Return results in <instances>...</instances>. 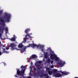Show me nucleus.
Returning a JSON list of instances; mask_svg holds the SVG:
<instances>
[{
    "mask_svg": "<svg viewBox=\"0 0 78 78\" xmlns=\"http://www.w3.org/2000/svg\"><path fill=\"white\" fill-rule=\"evenodd\" d=\"M50 58L52 60L55 59L56 61H58V64L59 67H62L64 66V64H66V62L59 60V58L57 56L54 52L52 51L51 49H50Z\"/></svg>",
    "mask_w": 78,
    "mask_h": 78,
    "instance_id": "nucleus-1",
    "label": "nucleus"
},
{
    "mask_svg": "<svg viewBox=\"0 0 78 78\" xmlns=\"http://www.w3.org/2000/svg\"><path fill=\"white\" fill-rule=\"evenodd\" d=\"M5 16L3 18L5 19V21L6 22H9L10 19H11V15L5 13Z\"/></svg>",
    "mask_w": 78,
    "mask_h": 78,
    "instance_id": "nucleus-2",
    "label": "nucleus"
},
{
    "mask_svg": "<svg viewBox=\"0 0 78 78\" xmlns=\"http://www.w3.org/2000/svg\"><path fill=\"white\" fill-rule=\"evenodd\" d=\"M30 47V44L29 45L27 46H25L23 49H21L20 50L19 49H17V50H20V51H21V53H23L24 51H26V49H27V48H28V47Z\"/></svg>",
    "mask_w": 78,
    "mask_h": 78,
    "instance_id": "nucleus-3",
    "label": "nucleus"
},
{
    "mask_svg": "<svg viewBox=\"0 0 78 78\" xmlns=\"http://www.w3.org/2000/svg\"><path fill=\"white\" fill-rule=\"evenodd\" d=\"M46 71L48 72L49 75H52V73H53L52 72L50 71V70H51V69L50 68L46 67Z\"/></svg>",
    "mask_w": 78,
    "mask_h": 78,
    "instance_id": "nucleus-4",
    "label": "nucleus"
},
{
    "mask_svg": "<svg viewBox=\"0 0 78 78\" xmlns=\"http://www.w3.org/2000/svg\"><path fill=\"white\" fill-rule=\"evenodd\" d=\"M10 46L12 50H14L16 47V44L15 43H11L10 44Z\"/></svg>",
    "mask_w": 78,
    "mask_h": 78,
    "instance_id": "nucleus-5",
    "label": "nucleus"
},
{
    "mask_svg": "<svg viewBox=\"0 0 78 78\" xmlns=\"http://www.w3.org/2000/svg\"><path fill=\"white\" fill-rule=\"evenodd\" d=\"M36 58H37V55H36L33 54L30 57L29 59L31 60V59H36Z\"/></svg>",
    "mask_w": 78,
    "mask_h": 78,
    "instance_id": "nucleus-6",
    "label": "nucleus"
},
{
    "mask_svg": "<svg viewBox=\"0 0 78 78\" xmlns=\"http://www.w3.org/2000/svg\"><path fill=\"white\" fill-rule=\"evenodd\" d=\"M30 37V38H31V37H32L30 35V34H28L26 35L25 38V39L24 40L25 42H26V40H27V39H29V38Z\"/></svg>",
    "mask_w": 78,
    "mask_h": 78,
    "instance_id": "nucleus-7",
    "label": "nucleus"
},
{
    "mask_svg": "<svg viewBox=\"0 0 78 78\" xmlns=\"http://www.w3.org/2000/svg\"><path fill=\"white\" fill-rule=\"evenodd\" d=\"M30 47H37L38 48L40 47H41V45H37L34 44H29Z\"/></svg>",
    "mask_w": 78,
    "mask_h": 78,
    "instance_id": "nucleus-8",
    "label": "nucleus"
},
{
    "mask_svg": "<svg viewBox=\"0 0 78 78\" xmlns=\"http://www.w3.org/2000/svg\"><path fill=\"white\" fill-rule=\"evenodd\" d=\"M41 74H42L40 75V77H43V76H45L46 78H49V76H48V74H45L43 73H41Z\"/></svg>",
    "mask_w": 78,
    "mask_h": 78,
    "instance_id": "nucleus-9",
    "label": "nucleus"
},
{
    "mask_svg": "<svg viewBox=\"0 0 78 78\" xmlns=\"http://www.w3.org/2000/svg\"><path fill=\"white\" fill-rule=\"evenodd\" d=\"M54 76L55 77L59 78L62 76V74H61L60 73H57L54 74Z\"/></svg>",
    "mask_w": 78,
    "mask_h": 78,
    "instance_id": "nucleus-10",
    "label": "nucleus"
},
{
    "mask_svg": "<svg viewBox=\"0 0 78 78\" xmlns=\"http://www.w3.org/2000/svg\"><path fill=\"white\" fill-rule=\"evenodd\" d=\"M0 22L1 23H2V24H1L2 25L5 26V20L4 19L0 18Z\"/></svg>",
    "mask_w": 78,
    "mask_h": 78,
    "instance_id": "nucleus-11",
    "label": "nucleus"
},
{
    "mask_svg": "<svg viewBox=\"0 0 78 78\" xmlns=\"http://www.w3.org/2000/svg\"><path fill=\"white\" fill-rule=\"evenodd\" d=\"M13 36L14 37H12L10 39V41H16V37L15 35H14Z\"/></svg>",
    "mask_w": 78,
    "mask_h": 78,
    "instance_id": "nucleus-12",
    "label": "nucleus"
},
{
    "mask_svg": "<svg viewBox=\"0 0 78 78\" xmlns=\"http://www.w3.org/2000/svg\"><path fill=\"white\" fill-rule=\"evenodd\" d=\"M0 31H2V33L3 32V31L5 30V27H2V26H0Z\"/></svg>",
    "mask_w": 78,
    "mask_h": 78,
    "instance_id": "nucleus-13",
    "label": "nucleus"
},
{
    "mask_svg": "<svg viewBox=\"0 0 78 78\" xmlns=\"http://www.w3.org/2000/svg\"><path fill=\"white\" fill-rule=\"evenodd\" d=\"M44 58L45 59H47L48 58V52H47L44 53Z\"/></svg>",
    "mask_w": 78,
    "mask_h": 78,
    "instance_id": "nucleus-14",
    "label": "nucleus"
},
{
    "mask_svg": "<svg viewBox=\"0 0 78 78\" xmlns=\"http://www.w3.org/2000/svg\"><path fill=\"white\" fill-rule=\"evenodd\" d=\"M30 30H31L30 28L27 29L25 30V32L26 34H28V32L30 31Z\"/></svg>",
    "mask_w": 78,
    "mask_h": 78,
    "instance_id": "nucleus-15",
    "label": "nucleus"
},
{
    "mask_svg": "<svg viewBox=\"0 0 78 78\" xmlns=\"http://www.w3.org/2000/svg\"><path fill=\"white\" fill-rule=\"evenodd\" d=\"M62 75H68L69 74V72H62Z\"/></svg>",
    "mask_w": 78,
    "mask_h": 78,
    "instance_id": "nucleus-16",
    "label": "nucleus"
},
{
    "mask_svg": "<svg viewBox=\"0 0 78 78\" xmlns=\"http://www.w3.org/2000/svg\"><path fill=\"white\" fill-rule=\"evenodd\" d=\"M52 72L53 73H57L58 72V70H57L56 69H54L52 70Z\"/></svg>",
    "mask_w": 78,
    "mask_h": 78,
    "instance_id": "nucleus-17",
    "label": "nucleus"
},
{
    "mask_svg": "<svg viewBox=\"0 0 78 78\" xmlns=\"http://www.w3.org/2000/svg\"><path fill=\"white\" fill-rule=\"evenodd\" d=\"M23 45L22 44H20L18 45V47L20 48H22L23 47Z\"/></svg>",
    "mask_w": 78,
    "mask_h": 78,
    "instance_id": "nucleus-18",
    "label": "nucleus"
},
{
    "mask_svg": "<svg viewBox=\"0 0 78 78\" xmlns=\"http://www.w3.org/2000/svg\"><path fill=\"white\" fill-rule=\"evenodd\" d=\"M3 49V53H8V52L5 51V48H2Z\"/></svg>",
    "mask_w": 78,
    "mask_h": 78,
    "instance_id": "nucleus-19",
    "label": "nucleus"
},
{
    "mask_svg": "<svg viewBox=\"0 0 78 78\" xmlns=\"http://www.w3.org/2000/svg\"><path fill=\"white\" fill-rule=\"evenodd\" d=\"M50 61H51V59H50L48 58L46 62L48 64H50Z\"/></svg>",
    "mask_w": 78,
    "mask_h": 78,
    "instance_id": "nucleus-20",
    "label": "nucleus"
},
{
    "mask_svg": "<svg viewBox=\"0 0 78 78\" xmlns=\"http://www.w3.org/2000/svg\"><path fill=\"white\" fill-rule=\"evenodd\" d=\"M5 31L6 32V33L8 32V28L7 27H6L5 28Z\"/></svg>",
    "mask_w": 78,
    "mask_h": 78,
    "instance_id": "nucleus-21",
    "label": "nucleus"
},
{
    "mask_svg": "<svg viewBox=\"0 0 78 78\" xmlns=\"http://www.w3.org/2000/svg\"><path fill=\"white\" fill-rule=\"evenodd\" d=\"M2 13H3V11L2 10L0 11V15L2 14Z\"/></svg>",
    "mask_w": 78,
    "mask_h": 78,
    "instance_id": "nucleus-22",
    "label": "nucleus"
},
{
    "mask_svg": "<svg viewBox=\"0 0 78 78\" xmlns=\"http://www.w3.org/2000/svg\"><path fill=\"white\" fill-rule=\"evenodd\" d=\"M38 64H41V63H42V61H38Z\"/></svg>",
    "mask_w": 78,
    "mask_h": 78,
    "instance_id": "nucleus-23",
    "label": "nucleus"
},
{
    "mask_svg": "<svg viewBox=\"0 0 78 78\" xmlns=\"http://www.w3.org/2000/svg\"><path fill=\"white\" fill-rule=\"evenodd\" d=\"M50 62L51 64H52V63H53V60H51L50 61Z\"/></svg>",
    "mask_w": 78,
    "mask_h": 78,
    "instance_id": "nucleus-24",
    "label": "nucleus"
},
{
    "mask_svg": "<svg viewBox=\"0 0 78 78\" xmlns=\"http://www.w3.org/2000/svg\"><path fill=\"white\" fill-rule=\"evenodd\" d=\"M53 67H54V66L53 65H51V68H53Z\"/></svg>",
    "mask_w": 78,
    "mask_h": 78,
    "instance_id": "nucleus-25",
    "label": "nucleus"
},
{
    "mask_svg": "<svg viewBox=\"0 0 78 78\" xmlns=\"http://www.w3.org/2000/svg\"><path fill=\"white\" fill-rule=\"evenodd\" d=\"M37 70H40V69H41V67H38V68H37Z\"/></svg>",
    "mask_w": 78,
    "mask_h": 78,
    "instance_id": "nucleus-26",
    "label": "nucleus"
},
{
    "mask_svg": "<svg viewBox=\"0 0 78 78\" xmlns=\"http://www.w3.org/2000/svg\"><path fill=\"white\" fill-rule=\"evenodd\" d=\"M37 74L38 75H39V76H40V72L37 73Z\"/></svg>",
    "mask_w": 78,
    "mask_h": 78,
    "instance_id": "nucleus-27",
    "label": "nucleus"
},
{
    "mask_svg": "<svg viewBox=\"0 0 78 78\" xmlns=\"http://www.w3.org/2000/svg\"><path fill=\"white\" fill-rule=\"evenodd\" d=\"M40 47H42V48H44V46H42V45H40Z\"/></svg>",
    "mask_w": 78,
    "mask_h": 78,
    "instance_id": "nucleus-28",
    "label": "nucleus"
},
{
    "mask_svg": "<svg viewBox=\"0 0 78 78\" xmlns=\"http://www.w3.org/2000/svg\"><path fill=\"white\" fill-rule=\"evenodd\" d=\"M36 70H37L36 68H34V70L35 71H36Z\"/></svg>",
    "mask_w": 78,
    "mask_h": 78,
    "instance_id": "nucleus-29",
    "label": "nucleus"
},
{
    "mask_svg": "<svg viewBox=\"0 0 78 78\" xmlns=\"http://www.w3.org/2000/svg\"><path fill=\"white\" fill-rule=\"evenodd\" d=\"M37 67H37H39V66H40V65H39V64H37V65H36Z\"/></svg>",
    "mask_w": 78,
    "mask_h": 78,
    "instance_id": "nucleus-30",
    "label": "nucleus"
},
{
    "mask_svg": "<svg viewBox=\"0 0 78 78\" xmlns=\"http://www.w3.org/2000/svg\"><path fill=\"white\" fill-rule=\"evenodd\" d=\"M2 55V52L1 51H0V55Z\"/></svg>",
    "mask_w": 78,
    "mask_h": 78,
    "instance_id": "nucleus-31",
    "label": "nucleus"
},
{
    "mask_svg": "<svg viewBox=\"0 0 78 78\" xmlns=\"http://www.w3.org/2000/svg\"><path fill=\"white\" fill-rule=\"evenodd\" d=\"M9 47H7L6 48V50H9Z\"/></svg>",
    "mask_w": 78,
    "mask_h": 78,
    "instance_id": "nucleus-32",
    "label": "nucleus"
},
{
    "mask_svg": "<svg viewBox=\"0 0 78 78\" xmlns=\"http://www.w3.org/2000/svg\"><path fill=\"white\" fill-rule=\"evenodd\" d=\"M34 75H37V74H36V73H34Z\"/></svg>",
    "mask_w": 78,
    "mask_h": 78,
    "instance_id": "nucleus-33",
    "label": "nucleus"
},
{
    "mask_svg": "<svg viewBox=\"0 0 78 78\" xmlns=\"http://www.w3.org/2000/svg\"><path fill=\"white\" fill-rule=\"evenodd\" d=\"M29 34V36H30V35H32L33 34H32V33H31L30 34Z\"/></svg>",
    "mask_w": 78,
    "mask_h": 78,
    "instance_id": "nucleus-34",
    "label": "nucleus"
},
{
    "mask_svg": "<svg viewBox=\"0 0 78 78\" xmlns=\"http://www.w3.org/2000/svg\"><path fill=\"white\" fill-rule=\"evenodd\" d=\"M27 78H31V76H29L27 77Z\"/></svg>",
    "mask_w": 78,
    "mask_h": 78,
    "instance_id": "nucleus-35",
    "label": "nucleus"
},
{
    "mask_svg": "<svg viewBox=\"0 0 78 78\" xmlns=\"http://www.w3.org/2000/svg\"><path fill=\"white\" fill-rule=\"evenodd\" d=\"M41 51H44V49H41Z\"/></svg>",
    "mask_w": 78,
    "mask_h": 78,
    "instance_id": "nucleus-36",
    "label": "nucleus"
},
{
    "mask_svg": "<svg viewBox=\"0 0 78 78\" xmlns=\"http://www.w3.org/2000/svg\"><path fill=\"white\" fill-rule=\"evenodd\" d=\"M2 34H0V37H1L2 36Z\"/></svg>",
    "mask_w": 78,
    "mask_h": 78,
    "instance_id": "nucleus-37",
    "label": "nucleus"
},
{
    "mask_svg": "<svg viewBox=\"0 0 78 78\" xmlns=\"http://www.w3.org/2000/svg\"><path fill=\"white\" fill-rule=\"evenodd\" d=\"M3 45H0V47L1 48L2 47V46Z\"/></svg>",
    "mask_w": 78,
    "mask_h": 78,
    "instance_id": "nucleus-38",
    "label": "nucleus"
},
{
    "mask_svg": "<svg viewBox=\"0 0 78 78\" xmlns=\"http://www.w3.org/2000/svg\"><path fill=\"white\" fill-rule=\"evenodd\" d=\"M1 45V42H0V45Z\"/></svg>",
    "mask_w": 78,
    "mask_h": 78,
    "instance_id": "nucleus-39",
    "label": "nucleus"
},
{
    "mask_svg": "<svg viewBox=\"0 0 78 78\" xmlns=\"http://www.w3.org/2000/svg\"><path fill=\"white\" fill-rule=\"evenodd\" d=\"M6 65V64L5 63H4V66H5Z\"/></svg>",
    "mask_w": 78,
    "mask_h": 78,
    "instance_id": "nucleus-40",
    "label": "nucleus"
},
{
    "mask_svg": "<svg viewBox=\"0 0 78 78\" xmlns=\"http://www.w3.org/2000/svg\"><path fill=\"white\" fill-rule=\"evenodd\" d=\"M16 42V43H17V42Z\"/></svg>",
    "mask_w": 78,
    "mask_h": 78,
    "instance_id": "nucleus-41",
    "label": "nucleus"
}]
</instances>
